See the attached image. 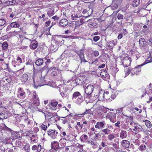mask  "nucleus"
<instances>
[{
	"instance_id": "f257e3e1",
	"label": "nucleus",
	"mask_w": 152,
	"mask_h": 152,
	"mask_svg": "<svg viewBox=\"0 0 152 152\" xmlns=\"http://www.w3.org/2000/svg\"><path fill=\"white\" fill-rule=\"evenodd\" d=\"M148 62L146 61L144 62L142 64L139 65L138 67H135L133 69H132L131 70V75L132 76L134 74H137L138 72H139L141 70V69L140 67V66H142L143 65H144L147 63Z\"/></svg>"
},
{
	"instance_id": "f03ea898",
	"label": "nucleus",
	"mask_w": 152,
	"mask_h": 152,
	"mask_svg": "<svg viewBox=\"0 0 152 152\" xmlns=\"http://www.w3.org/2000/svg\"><path fill=\"white\" fill-rule=\"evenodd\" d=\"M123 65L126 67L129 66L131 62V59L130 57L126 56L123 58L122 60Z\"/></svg>"
},
{
	"instance_id": "7ed1b4c3",
	"label": "nucleus",
	"mask_w": 152,
	"mask_h": 152,
	"mask_svg": "<svg viewBox=\"0 0 152 152\" xmlns=\"http://www.w3.org/2000/svg\"><path fill=\"white\" fill-rule=\"evenodd\" d=\"M76 53L79 56L81 60V63H82L83 62H87L84 58V54L83 49H81L79 50L76 51Z\"/></svg>"
},
{
	"instance_id": "20e7f679",
	"label": "nucleus",
	"mask_w": 152,
	"mask_h": 152,
	"mask_svg": "<svg viewBox=\"0 0 152 152\" xmlns=\"http://www.w3.org/2000/svg\"><path fill=\"white\" fill-rule=\"evenodd\" d=\"M94 89V86L92 85L88 86L85 89V92L88 95H90L93 92Z\"/></svg>"
},
{
	"instance_id": "39448f33",
	"label": "nucleus",
	"mask_w": 152,
	"mask_h": 152,
	"mask_svg": "<svg viewBox=\"0 0 152 152\" xmlns=\"http://www.w3.org/2000/svg\"><path fill=\"white\" fill-rule=\"evenodd\" d=\"M62 90L60 88L59 89V91L60 94L62 97H68V94L67 91L68 90L66 88H62Z\"/></svg>"
},
{
	"instance_id": "423d86ee",
	"label": "nucleus",
	"mask_w": 152,
	"mask_h": 152,
	"mask_svg": "<svg viewBox=\"0 0 152 152\" xmlns=\"http://www.w3.org/2000/svg\"><path fill=\"white\" fill-rule=\"evenodd\" d=\"M102 78L104 80H106L108 79L109 76L106 70H102L100 73Z\"/></svg>"
},
{
	"instance_id": "0eeeda50",
	"label": "nucleus",
	"mask_w": 152,
	"mask_h": 152,
	"mask_svg": "<svg viewBox=\"0 0 152 152\" xmlns=\"http://www.w3.org/2000/svg\"><path fill=\"white\" fill-rule=\"evenodd\" d=\"M33 102L34 107L38 106L39 104V100L38 96L36 94L34 95L33 96Z\"/></svg>"
},
{
	"instance_id": "6e6552de",
	"label": "nucleus",
	"mask_w": 152,
	"mask_h": 152,
	"mask_svg": "<svg viewBox=\"0 0 152 152\" xmlns=\"http://www.w3.org/2000/svg\"><path fill=\"white\" fill-rule=\"evenodd\" d=\"M88 143L91 145L93 148H96L98 146L96 141L94 139L92 138L88 141Z\"/></svg>"
},
{
	"instance_id": "1a4fd4ad",
	"label": "nucleus",
	"mask_w": 152,
	"mask_h": 152,
	"mask_svg": "<svg viewBox=\"0 0 152 152\" xmlns=\"http://www.w3.org/2000/svg\"><path fill=\"white\" fill-rule=\"evenodd\" d=\"M86 78L85 77H79L76 79L77 83L78 85H82L83 83H85L86 82Z\"/></svg>"
},
{
	"instance_id": "9d476101",
	"label": "nucleus",
	"mask_w": 152,
	"mask_h": 152,
	"mask_svg": "<svg viewBox=\"0 0 152 152\" xmlns=\"http://www.w3.org/2000/svg\"><path fill=\"white\" fill-rule=\"evenodd\" d=\"M107 128L105 129L102 130V132L104 134L108 135L109 134L110 132V130L109 129H113V127L111 125H107Z\"/></svg>"
},
{
	"instance_id": "9b49d317",
	"label": "nucleus",
	"mask_w": 152,
	"mask_h": 152,
	"mask_svg": "<svg viewBox=\"0 0 152 152\" xmlns=\"http://www.w3.org/2000/svg\"><path fill=\"white\" fill-rule=\"evenodd\" d=\"M48 133L49 135L51 136L52 138L54 139L56 137L58 133L57 132H56L55 130H50L48 131Z\"/></svg>"
},
{
	"instance_id": "f8f14e48",
	"label": "nucleus",
	"mask_w": 152,
	"mask_h": 152,
	"mask_svg": "<svg viewBox=\"0 0 152 152\" xmlns=\"http://www.w3.org/2000/svg\"><path fill=\"white\" fill-rule=\"evenodd\" d=\"M105 124V122L104 121H102V122L98 121L97 122L96 124L95 125V128L99 129L100 128L102 129L104 127Z\"/></svg>"
},
{
	"instance_id": "ddd939ff",
	"label": "nucleus",
	"mask_w": 152,
	"mask_h": 152,
	"mask_svg": "<svg viewBox=\"0 0 152 152\" xmlns=\"http://www.w3.org/2000/svg\"><path fill=\"white\" fill-rule=\"evenodd\" d=\"M58 104V102L56 101H51L50 104L51 110H56L57 109L56 106Z\"/></svg>"
},
{
	"instance_id": "4468645a",
	"label": "nucleus",
	"mask_w": 152,
	"mask_h": 152,
	"mask_svg": "<svg viewBox=\"0 0 152 152\" xmlns=\"http://www.w3.org/2000/svg\"><path fill=\"white\" fill-rule=\"evenodd\" d=\"M68 23V20L66 19H61L59 23V25L60 27H63L66 26Z\"/></svg>"
},
{
	"instance_id": "2eb2a0df",
	"label": "nucleus",
	"mask_w": 152,
	"mask_h": 152,
	"mask_svg": "<svg viewBox=\"0 0 152 152\" xmlns=\"http://www.w3.org/2000/svg\"><path fill=\"white\" fill-rule=\"evenodd\" d=\"M37 46L38 44L37 41L35 40H33L31 43L30 47L31 49H35L37 48Z\"/></svg>"
},
{
	"instance_id": "dca6fc26",
	"label": "nucleus",
	"mask_w": 152,
	"mask_h": 152,
	"mask_svg": "<svg viewBox=\"0 0 152 152\" xmlns=\"http://www.w3.org/2000/svg\"><path fill=\"white\" fill-rule=\"evenodd\" d=\"M32 150L33 151L37 150V152H40L42 149L41 145L39 144L38 145H34L32 147Z\"/></svg>"
},
{
	"instance_id": "f3484780",
	"label": "nucleus",
	"mask_w": 152,
	"mask_h": 152,
	"mask_svg": "<svg viewBox=\"0 0 152 152\" xmlns=\"http://www.w3.org/2000/svg\"><path fill=\"white\" fill-rule=\"evenodd\" d=\"M139 43L140 46L141 48L144 47L146 45L145 39L144 38H140L139 39Z\"/></svg>"
},
{
	"instance_id": "a211bd4d",
	"label": "nucleus",
	"mask_w": 152,
	"mask_h": 152,
	"mask_svg": "<svg viewBox=\"0 0 152 152\" xmlns=\"http://www.w3.org/2000/svg\"><path fill=\"white\" fill-rule=\"evenodd\" d=\"M92 12V9L90 10V9L88 8V9H84L83 11V14H85L86 13H87L88 14V15L86 17H85V18L88 17L90 15H91Z\"/></svg>"
},
{
	"instance_id": "6ab92c4d",
	"label": "nucleus",
	"mask_w": 152,
	"mask_h": 152,
	"mask_svg": "<svg viewBox=\"0 0 152 152\" xmlns=\"http://www.w3.org/2000/svg\"><path fill=\"white\" fill-rule=\"evenodd\" d=\"M130 142L127 140H123L121 142V145L123 147L125 148H128L129 146Z\"/></svg>"
},
{
	"instance_id": "aec40b11",
	"label": "nucleus",
	"mask_w": 152,
	"mask_h": 152,
	"mask_svg": "<svg viewBox=\"0 0 152 152\" xmlns=\"http://www.w3.org/2000/svg\"><path fill=\"white\" fill-rule=\"evenodd\" d=\"M104 91L103 90H101L99 91L98 95V97L99 98V99L102 100L105 99L104 97Z\"/></svg>"
},
{
	"instance_id": "412c9836",
	"label": "nucleus",
	"mask_w": 152,
	"mask_h": 152,
	"mask_svg": "<svg viewBox=\"0 0 152 152\" xmlns=\"http://www.w3.org/2000/svg\"><path fill=\"white\" fill-rule=\"evenodd\" d=\"M126 132L125 131H121L120 133V137L122 139L125 138L127 137Z\"/></svg>"
},
{
	"instance_id": "4be33fe9",
	"label": "nucleus",
	"mask_w": 152,
	"mask_h": 152,
	"mask_svg": "<svg viewBox=\"0 0 152 152\" xmlns=\"http://www.w3.org/2000/svg\"><path fill=\"white\" fill-rule=\"evenodd\" d=\"M115 43L113 41H111L107 43V46L110 49H112L115 46Z\"/></svg>"
},
{
	"instance_id": "5701e85b",
	"label": "nucleus",
	"mask_w": 152,
	"mask_h": 152,
	"mask_svg": "<svg viewBox=\"0 0 152 152\" xmlns=\"http://www.w3.org/2000/svg\"><path fill=\"white\" fill-rule=\"evenodd\" d=\"M43 63V60L42 58H39L37 59L36 62L35 64L37 66H40L42 65Z\"/></svg>"
},
{
	"instance_id": "b1692460",
	"label": "nucleus",
	"mask_w": 152,
	"mask_h": 152,
	"mask_svg": "<svg viewBox=\"0 0 152 152\" xmlns=\"http://www.w3.org/2000/svg\"><path fill=\"white\" fill-rule=\"evenodd\" d=\"M80 93L78 91H76L72 95V99H75L77 97H79L80 96H82Z\"/></svg>"
},
{
	"instance_id": "393cba45",
	"label": "nucleus",
	"mask_w": 152,
	"mask_h": 152,
	"mask_svg": "<svg viewBox=\"0 0 152 152\" xmlns=\"http://www.w3.org/2000/svg\"><path fill=\"white\" fill-rule=\"evenodd\" d=\"M53 143L55 144H56V145L55 146V147L53 146H52V148L53 149H54L56 150H58V149L60 150L61 148H62L61 146V147H59V145H58V142L54 141L53 142Z\"/></svg>"
},
{
	"instance_id": "a878e982",
	"label": "nucleus",
	"mask_w": 152,
	"mask_h": 152,
	"mask_svg": "<svg viewBox=\"0 0 152 152\" xmlns=\"http://www.w3.org/2000/svg\"><path fill=\"white\" fill-rule=\"evenodd\" d=\"M60 145L62 148H63L65 147L66 144V142L64 141V139H60L59 141Z\"/></svg>"
},
{
	"instance_id": "bb28decb",
	"label": "nucleus",
	"mask_w": 152,
	"mask_h": 152,
	"mask_svg": "<svg viewBox=\"0 0 152 152\" xmlns=\"http://www.w3.org/2000/svg\"><path fill=\"white\" fill-rule=\"evenodd\" d=\"M83 101V96H80L78 97L76 103L79 105H80Z\"/></svg>"
},
{
	"instance_id": "cd10ccee",
	"label": "nucleus",
	"mask_w": 152,
	"mask_h": 152,
	"mask_svg": "<svg viewBox=\"0 0 152 152\" xmlns=\"http://www.w3.org/2000/svg\"><path fill=\"white\" fill-rule=\"evenodd\" d=\"M28 75L26 74H23L21 77V80H22V81L24 82H25L27 81L28 80Z\"/></svg>"
},
{
	"instance_id": "c85d7f7f",
	"label": "nucleus",
	"mask_w": 152,
	"mask_h": 152,
	"mask_svg": "<svg viewBox=\"0 0 152 152\" xmlns=\"http://www.w3.org/2000/svg\"><path fill=\"white\" fill-rule=\"evenodd\" d=\"M140 2V0H134L132 3V5L134 7H136L139 5Z\"/></svg>"
},
{
	"instance_id": "c756f323",
	"label": "nucleus",
	"mask_w": 152,
	"mask_h": 152,
	"mask_svg": "<svg viewBox=\"0 0 152 152\" xmlns=\"http://www.w3.org/2000/svg\"><path fill=\"white\" fill-rule=\"evenodd\" d=\"M88 136L86 135H83L80 138V140L81 141L85 142L87 139Z\"/></svg>"
},
{
	"instance_id": "7c9ffc66",
	"label": "nucleus",
	"mask_w": 152,
	"mask_h": 152,
	"mask_svg": "<svg viewBox=\"0 0 152 152\" xmlns=\"http://www.w3.org/2000/svg\"><path fill=\"white\" fill-rule=\"evenodd\" d=\"M18 92L19 94H20V96H24V95L25 94V92L23 90V89L21 88H19L18 89Z\"/></svg>"
},
{
	"instance_id": "2f4dec72",
	"label": "nucleus",
	"mask_w": 152,
	"mask_h": 152,
	"mask_svg": "<svg viewBox=\"0 0 152 152\" xmlns=\"http://www.w3.org/2000/svg\"><path fill=\"white\" fill-rule=\"evenodd\" d=\"M26 151L29 152L30 150V145L28 144H26L24 146L23 148Z\"/></svg>"
},
{
	"instance_id": "473e14b6",
	"label": "nucleus",
	"mask_w": 152,
	"mask_h": 152,
	"mask_svg": "<svg viewBox=\"0 0 152 152\" xmlns=\"http://www.w3.org/2000/svg\"><path fill=\"white\" fill-rule=\"evenodd\" d=\"M58 45H52L50 46V50H52L54 51H56L58 49Z\"/></svg>"
},
{
	"instance_id": "72a5a7b5",
	"label": "nucleus",
	"mask_w": 152,
	"mask_h": 152,
	"mask_svg": "<svg viewBox=\"0 0 152 152\" xmlns=\"http://www.w3.org/2000/svg\"><path fill=\"white\" fill-rule=\"evenodd\" d=\"M145 124L146 126L148 128H150L151 126V122L148 120H146L145 121Z\"/></svg>"
},
{
	"instance_id": "f704fd0d",
	"label": "nucleus",
	"mask_w": 152,
	"mask_h": 152,
	"mask_svg": "<svg viewBox=\"0 0 152 152\" xmlns=\"http://www.w3.org/2000/svg\"><path fill=\"white\" fill-rule=\"evenodd\" d=\"M12 28L18 27L19 26L18 23L16 22H14L10 24Z\"/></svg>"
},
{
	"instance_id": "c9c22d12",
	"label": "nucleus",
	"mask_w": 152,
	"mask_h": 152,
	"mask_svg": "<svg viewBox=\"0 0 152 152\" xmlns=\"http://www.w3.org/2000/svg\"><path fill=\"white\" fill-rule=\"evenodd\" d=\"M146 149V146L144 145H142L139 147V149L142 151H144Z\"/></svg>"
},
{
	"instance_id": "e433bc0d",
	"label": "nucleus",
	"mask_w": 152,
	"mask_h": 152,
	"mask_svg": "<svg viewBox=\"0 0 152 152\" xmlns=\"http://www.w3.org/2000/svg\"><path fill=\"white\" fill-rule=\"evenodd\" d=\"M97 131H95L94 134L95 135V136L94 137V139L96 141L98 140L99 138V133H97Z\"/></svg>"
},
{
	"instance_id": "4c0bfd02",
	"label": "nucleus",
	"mask_w": 152,
	"mask_h": 152,
	"mask_svg": "<svg viewBox=\"0 0 152 152\" xmlns=\"http://www.w3.org/2000/svg\"><path fill=\"white\" fill-rule=\"evenodd\" d=\"M115 138L114 135L112 134H110L108 135L107 138L109 141H111Z\"/></svg>"
},
{
	"instance_id": "58836bf2",
	"label": "nucleus",
	"mask_w": 152,
	"mask_h": 152,
	"mask_svg": "<svg viewBox=\"0 0 152 152\" xmlns=\"http://www.w3.org/2000/svg\"><path fill=\"white\" fill-rule=\"evenodd\" d=\"M0 115L1 117H0V119H5L7 118L6 115L3 113H1Z\"/></svg>"
},
{
	"instance_id": "ea45409f",
	"label": "nucleus",
	"mask_w": 152,
	"mask_h": 152,
	"mask_svg": "<svg viewBox=\"0 0 152 152\" xmlns=\"http://www.w3.org/2000/svg\"><path fill=\"white\" fill-rule=\"evenodd\" d=\"M48 14L49 16H51L54 14V11L52 10H50L48 12Z\"/></svg>"
},
{
	"instance_id": "a19ab883",
	"label": "nucleus",
	"mask_w": 152,
	"mask_h": 152,
	"mask_svg": "<svg viewBox=\"0 0 152 152\" xmlns=\"http://www.w3.org/2000/svg\"><path fill=\"white\" fill-rule=\"evenodd\" d=\"M125 72H126V76H125L126 77L129 75V72H130V70L128 68H126L125 69Z\"/></svg>"
},
{
	"instance_id": "79ce46f5",
	"label": "nucleus",
	"mask_w": 152,
	"mask_h": 152,
	"mask_svg": "<svg viewBox=\"0 0 152 152\" xmlns=\"http://www.w3.org/2000/svg\"><path fill=\"white\" fill-rule=\"evenodd\" d=\"M143 129L142 128V127H141V128H140L137 126H135L134 127V129H133V131H134L135 132H137V131L135 130V129L137 130L138 129V131H142V129Z\"/></svg>"
},
{
	"instance_id": "37998d69",
	"label": "nucleus",
	"mask_w": 152,
	"mask_h": 152,
	"mask_svg": "<svg viewBox=\"0 0 152 152\" xmlns=\"http://www.w3.org/2000/svg\"><path fill=\"white\" fill-rule=\"evenodd\" d=\"M5 23V21L4 19H0V26H2L4 25Z\"/></svg>"
},
{
	"instance_id": "c03bdc74",
	"label": "nucleus",
	"mask_w": 152,
	"mask_h": 152,
	"mask_svg": "<svg viewBox=\"0 0 152 152\" xmlns=\"http://www.w3.org/2000/svg\"><path fill=\"white\" fill-rule=\"evenodd\" d=\"M51 62V61L50 59H47L46 61L45 62L46 65L45 66L46 67L48 68L49 66V64Z\"/></svg>"
},
{
	"instance_id": "a18cd8bd",
	"label": "nucleus",
	"mask_w": 152,
	"mask_h": 152,
	"mask_svg": "<svg viewBox=\"0 0 152 152\" xmlns=\"http://www.w3.org/2000/svg\"><path fill=\"white\" fill-rule=\"evenodd\" d=\"M124 17L123 15L120 14V13H118L117 15V18L118 20H121Z\"/></svg>"
},
{
	"instance_id": "49530a36",
	"label": "nucleus",
	"mask_w": 152,
	"mask_h": 152,
	"mask_svg": "<svg viewBox=\"0 0 152 152\" xmlns=\"http://www.w3.org/2000/svg\"><path fill=\"white\" fill-rule=\"evenodd\" d=\"M8 47V44L7 42H4L2 45V47L4 49H6Z\"/></svg>"
},
{
	"instance_id": "de8ad7c7",
	"label": "nucleus",
	"mask_w": 152,
	"mask_h": 152,
	"mask_svg": "<svg viewBox=\"0 0 152 152\" xmlns=\"http://www.w3.org/2000/svg\"><path fill=\"white\" fill-rule=\"evenodd\" d=\"M99 39L100 37L98 36H95L93 38V40L95 42H97Z\"/></svg>"
},
{
	"instance_id": "09e8293b",
	"label": "nucleus",
	"mask_w": 152,
	"mask_h": 152,
	"mask_svg": "<svg viewBox=\"0 0 152 152\" xmlns=\"http://www.w3.org/2000/svg\"><path fill=\"white\" fill-rule=\"evenodd\" d=\"M41 127L42 129L44 131L46 130L47 128V126L46 125H45L44 124H42L41 125Z\"/></svg>"
},
{
	"instance_id": "8fccbe9b",
	"label": "nucleus",
	"mask_w": 152,
	"mask_h": 152,
	"mask_svg": "<svg viewBox=\"0 0 152 152\" xmlns=\"http://www.w3.org/2000/svg\"><path fill=\"white\" fill-rule=\"evenodd\" d=\"M4 127L3 128V129L5 130H6L8 131H10L11 130V129L10 128L7 127V126H6L5 124H4Z\"/></svg>"
},
{
	"instance_id": "3c124183",
	"label": "nucleus",
	"mask_w": 152,
	"mask_h": 152,
	"mask_svg": "<svg viewBox=\"0 0 152 152\" xmlns=\"http://www.w3.org/2000/svg\"><path fill=\"white\" fill-rule=\"evenodd\" d=\"M102 147H105L107 146V145H106V142L104 141H102L101 145Z\"/></svg>"
},
{
	"instance_id": "603ef678",
	"label": "nucleus",
	"mask_w": 152,
	"mask_h": 152,
	"mask_svg": "<svg viewBox=\"0 0 152 152\" xmlns=\"http://www.w3.org/2000/svg\"><path fill=\"white\" fill-rule=\"evenodd\" d=\"M99 55V53L98 51H97L96 50H95L94 51V56L95 57H96L98 56Z\"/></svg>"
},
{
	"instance_id": "864d4df0",
	"label": "nucleus",
	"mask_w": 152,
	"mask_h": 152,
	"mask_svg": "<svg viewBox=\"0 0 152 152\" xmlns=\"http://www.w3.org/2000/svg\"><path fill=\"white\" fill-rule=\"evenodd\" d=\"M15 0H12L11 1H10L9 3V4L10 5H11L13 4H15Z\"/></svg>"
},
{
	"instance_id": "5fc2aeb1",
	"label": "nucleus",
	"mask_w": 152,
	"mask_h": 152,
	"mask_svg": "<svg viewBox=\"0 0 152 152\" xmlns=\"http://www.w3.org/2000/svg\"><path fill=\"white\" fill-rule=\"evenodd\" d=\"M52 18L54 20H58L59 18V17H58L57 16H53L52 17Z\"/></svg>"
},
{
	"instance_id": "6e6d98bb",
	"label": "nucleus",
	"mask_w": 152,
	"mask_h": 152,
	"mask_svg": "<svg viewBox=\"0 0 152 152\" xmlns=\"http://www.w3.org/2000/svg\"><path fill=\"white\" fill-rule=\"evenodd\" d=\"M120 121H118L115 124V125L116 126L118 127V128H120V126L119 125V124H120Z\"/></svg>"
},
{
	"instance_id": "4d7b16f0",
	"label": "nucleus",
	"mask_w": 152,
	"mask_h": 152,
	"mask_svg": "<svg viewBox=\"0 0 152 152\" xmlns=\"http://www.w3.org/2000/svg\"><path fill=\"white\" fill-rule=\"evenodd\" d=\"M111 98L113 99H114L116 97V95L115 94H112L111 96Z\"/></svg>"
},
{
	"instance_id": "13d9d810",
	"label": "nucleus",
	"mask_w": 152,
	"mask_h": 152,
	"mask_svg": "<svg viewBox=\"0 0 152 152\" xmlns=\"http://www.w3.org/2000/svg\"><path fill=\"white\" fill-rule=\"evenodd\" d=\"M50 70H58V68L56 67H51L50 68Z\"/></svg>"
},
{
	"instance_id": "bf43d9fd",
	"label": "nucleus",
	"mask_w": 152,
	"mask_h": 152,
	"mask_svg": "<svg viewBox=\"0 0 152 152\" xmlns=\"http://www.w3.org/2000/svg\"><path fill=\"white\" fill-rule=\"evenodd\" d=\"M12 28V27H11V25L10 24V25H9L7 26V31L9 30L10 29H11Z\"/></svg>"
},
{
	"instance_id": "052dcab7",
	"label": "nucleus",
	"mask_w": 152,
	"mask_h": 152,
	"mask_svg": "<svg viewBox=\"0 0 152 152\" xmlns=\"http://www.w3.org/2000/svg\"><path fill=\"white\" fill-rule=\"evenodd\" d=\"M114 72L115 73H117L118 71V69L117 67H115L114 68Z\"/></svg>"
},
{
	"instance_id": "680f3d73",
	"label": "nucleus",
	"mask_w": 152,
	"mask_h": 152,
	"mask_svg": "<svg viewBox=\"0 0 152 152\" xmlns=\"http://www.w3.org/2000/svg\"><path fill=\"white\" fill-rule=\"evenodd\" d=\"M17 61H18V60L19 61V62L20 63H21L22 62V60L21 58H20L18 56L17 57Z\"/></svg>"
},
{
	"instance_id": "e2e57ef3",
	"label": "nucleus",
	"mask_w": 152,
	"mask_h": 152,
	"mask_svg": "<svg viewBox=\"0 0 152 152\" xmlns=\"http://www.w3.org/2000/svg\"><path fill=\"white\" fill-rule=\"evenodd\" d=\"M50 23V20H48V21L46 22L45 23L46 26H48Z\"/></svg>"
},
{
	"instance_id": "0e129e2a",
	"label": "nucleus",
	"mask_w": 152,
	"mask_h": 152,
	"mask_svg": "<svg viewBox=\"0 0 152 152\" xmlns=\"http://www.w3.org/2000/svg\"><path fill=\"white\" fill-rule=\"evenodd\" d=\"M105 66V65L104 64H102L100 66H98L99 68H104Z\"/></svg>"
},
{
	"instance_id": "69168bd1",
	"label": "nucleus",
	"mask_w": 152,
	"mask_h": 152,
	"mask_svg": "<svg viewBox=\"0 0 152 152\" xmlns=\"http://www.w3.org/2000/svg\"><path fill=\"white\" fill-rule=\"evenodd\" d=\"M123 37V35L121 33L119 34L118 36V39H121Z\"/></svg>"
},
{
	"instance_id": "338daca9",
	"label": "nucleus",
	"mask_w": 152,
	"mask_h": 152,
	"mask_svg": "<svg viewBox=\"0 0 152 152\" xmlns=\"http://www.w3.org/2000/svg\"><path fill=\"white\" fill-rule=\"evenodd\" d=\"M152 42V38H150L148 39V44L149 45V44L151 43Z\"/></svg>"
},
{
	"instance_id": "774afa93",
	"label": "nucleus",
	"mask_w": 152,
	"mask_h": 152,
	"mask_svg": "<svg viewBox=\"0 0 152 152\" xmlns=\"http://www.w3.org/2000/svg\"><path fill=\"white\" fill-rule=\"evenodd\" d=\"M84 20V19L83 18H81L80 20V22L81 23H85V22H83V21Z\"/></svg>"
}]
</instances>
